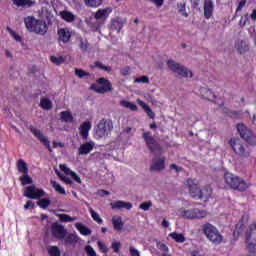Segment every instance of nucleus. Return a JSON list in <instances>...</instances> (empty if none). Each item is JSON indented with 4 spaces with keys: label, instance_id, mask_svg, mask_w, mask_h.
Masks as SVG:
<instances>
[{
    "label": "nucleus",
    "instance_id": "nucleus-1",
    "mask_svg": "<svg viewBox=\"0 0 256 256\" xmlns=\"http://www.w3.org/2000/svg\"><path fill=\"white\" fill-rule=\"evenodd\" d=\"M223 179L226 189H232L233 191H239L240 193H245V191L249 189V185L245 179L231 172H225Z\"/></svg>",
    "mask_w": 256,
    "mask_h": 256
},
{
    "label": "nucleus",
    "instance_id": "nucleus-2",
    "mask_svg": "<svg viewBox=\"0 0 256 256\" xmlns=\"http://www.w3.org/2000/svg\"><path fill=\"white\" fill-rule=\"evenodd\" d=\"M229 145L232 147L235 155L240 157V159H249V157H251V148L246 143H243L241 139L231 138Z\"/></svg>",
    "mask_w": 256,
    "mask_h": 256
},
{
    "label": "nucleus",
    "instance_id": "nucleus-3",
    "mask_svg": "<svg viewBox=\"0 0 256 256\" xmlns=\"http://www.w3.org/2000/svg\"><path fill=\"white\" fill-rule=\"evenodd\" d=\"M202 231L207 239L214 243V245H220L223 242V235L219 232L217 227L211 223H205L202 226Z\"/></svg>",
    "mask_w": 256,
    "mask_h": 256
},
{
    "label": "nucleus",
    "instance_id": "nucleus-4",
    "mask_svg": "<svg viewBox=\"0 0 256 256\" xmlns=\"http://www.w3.org/2000/svg\"><path fill=\"white\" fill-rule=\"evenodd\" d=\"M111 131H113V121L110 119H102L95 128V135L98 139H104L111 135Z\"/></svg>",
    "mask_w": 256,
    "mask_h": 256
},
{
    "label": "nucleus",
    "instance_id": "nucleus-5",
    "mask_svg": "<svg viewBox=\"0 0 256 256\" xmlns=\"http://www.w3.org/2000/svg\"><path fill=\"white\" fill-rule=\"evenodd\" d=\"M245 241L249 250V256L256 254V222L252 223L246 231Z\"/></svg>",
    "mask_w": 256,
    "mask_h": 256
},
{
    "label": "nucleus",
    "instance_id": "nucleus-6",
    "mask_svg": "<svg viewBox=\"0 0 256 256\" xmlns=\"http://www.w3.org/2000/svg\"><path fill=\"white\" fill-rule=\"evenodd\" d=\"M166 65L168 69L172 71V73H175L179 77H184V78L193 77V72H191L187 67L179 64L173 59L167 60Z\"/></svg>",
    "mask_w": 256,
    "mask_h": 256
},
{
    "label": "nucleus",
    "instance_id": "nucleus-7",
    "mask_svg": "<svg viewBox=\"0 0 256 256\" xmlns=\"http://www.w3.org/2000/svg\"><path fill=\"white\" fill-rule=\"evenodd\" d=\"M143 139L151 153L154 155H161V153H163V147H161V144L155 140L151 132H144Z\"/></svg>",
    "mask_w": 256,
    "mask_h": 256
},
{
    "label": "nucleus",
    "instance_id": "nucleus-8",
    "mask_svg": "<svg viewBox=\"0 0 256 256\" xmlns=\"http://www.w3.org/2000/svg\"><path fill=\"white\" fill-rule=\"evenodd\" d=\"M237 131L241 137V139H244L248 145H251L252 147L256 145V135L251 131V129L247 128L245 124H237Z\"/></svg>",
    "mask_w": 256,
    "mask_h": 256
},
{
    "label": "nucleus",
    "instance_id": "nucleus-9",
    "mask_svg": "<svg viewBox=\"0 0 256 256\" xmlns=\"http://www.w3.org/2000/svg\"><path fill=\"white\" fill-rule=\"evenodd\" d=\"M97 83L100 86H97V84H92L90 86V89L92 91H95L96 93H100V94L109 93V91H111L113 89V84H111V82L109 80H107L103 77L99 78L97 80Z\"/></svg>",
    "mask_w": 256,
    "mask_h": 256
},
{
    "label": "nucleus",
    "instance_id": "nucleus-10",
    "mask_svg": "<svg viewBox=\"0 0 256 256\" xmlns=\"http://www.w3.org/2000/svg\"><path fill=\"white\" fill-rule=\"evenodd\" d=\"M45 195H47L45 190L35 185L26 187L24 191V197H27V199H41V197H45Z\"/></svg>",
    "mask_w": 256,
    "mask_h": 256
},
{
    "label": "nucleus",
    "instance_id": "nucleus-11",
    "mask_svg": "<svg viewBox=\"0 0 256 256\" xmlns=\"http://www.w3.org/2000/svg\"><path fill=\"white\" fill-rule=\"evenodd\" d=\"M181 215L184 219H205L207 211L199 208L182 210Z\"/></svg>",
    "mask_w": 256,
    "mask_h": 256
},
{
    "label": "nucleus",
    "instance_id": "nucleus-12",
    "mask_svg": "<svg viewBox=\"0 0 256 256\" xmlns=\"http://www.w3.org/2000/svg\"><path fill=\"white\" fill-rule=\"evenodd\" d=\"M30 132L42 143V145L45 146V148L49 151V153H53V148H51V142L49 141V138L47 136L43 135V132L41 130L31 126L30 127Z\"/></svg>",
    "mask_w": 256,
    "mask_h": 256
},
{
    "label": "nucleus",
    "instance_id": "nucleus-13",
    "mask_svg": "<svg viewBox=\"0 0 256 256\" xmlns=\"http://www.w3.org/2000/svg\"><path fill=\"white\" fill-rule=\"evenodd\" d=\"M58 43H63V45H67V43H71V37H73V32L69 28H59L57 30Z\"/></svg>",
    "mask_w": 256,
    "mask_h": 256
},
{
    "label": "nucleus",
    "instance_id": "nucleus-14",
    "mask_svg": "<svg viewBox=\"0 0 256 256\" xmlns=\"http://www.w3.org/2000/svg\"><path fill=\"white\" fill-rule=\"evenodd\" d=\"M51 233L52 237H55V239H65V235H67V230L65 229V226L54 222L51 225Z\"/></svg>",
    "mask_w": 256,
    "mask_h": 256
},
{
    "label": "nucleus",
    "instance_id": "nucleus-15",
    "mask_svg": "<svg viewBox=\"0 0 256 256\" xmlns=\"http://www.w3.org/2000/svg\"><path fill=\"white\" fill-rule=\"evenodd\" d=\"M31 33H35L36 35H46L47 31H49V27L47 26V22L43 20H37L36 26H30Z\"/></svg>",
    "mask_w": 256,
    "mask_h": 256
},
{
    "label": "nucleus",
    "instance_id": "nucleus-16",
    "mask_svg": "<svg viewBox=\"0 0 256 256\" xmlns=\"http://www.w3.org/2000/svg\"><path fill=\"white\" fill-rule=\"evenodd\" d=\"M165 156L159 157L156 156L152 159V163L150 165V171H163L165 169Z\"/></svg>",
    "mask_w": 256,
    "mask_h": 256
},
{
    "label": "nucleus",
    "instance_id": "nucleus-17",
    "mask_svg": "<svg viewBox=\"0 0 256 256\" xmlns=\"http://www.w3.org/2000/svg\"><path fill=\"white\" fill-rule=\"evenodd\" d=\"M91 127H92V124L89 121H85L80 125L79 133L83 141H87V139H89V131H91Z\"/></svg>",
    "mask_w": 256,
    "mask_h": 256
},
{
    "label": "nucleus",
    "instance_id": "nucleus-18",
    "mask_svg": "<svg viewBox=\"0 0 256 256\" xmlns=\"http://www.w3.org/2000/svg\"><path fill=\"white\" fill-rule=\"evenodd\" d=\"M189 193L192 195V197L197 198L199 195V191H201V188H199V185L197 184L195 179L188 178L186 181Z\"/></svg>",
    "mask_w": 256,
    "mask_h": 256
},
{
    "label": "nucleus",
    "instance_id": "nucleus-19",
    "mask_svg": "<svg viewBox=\"0 0 256 256\" xmlns=\"http://www.w3.org/2000/svg\"><path fill=\"white\" fill-rule=\"evenodd\" d=\"M93 149H95V143L93 141L85 142L80 145L78 155H89Z\"/></svg>",
    "mask_w": 256,
    "mask_h": 256
},
{
    "label": "nucleus",
    "instance_id": "nucleus-20",
    "mask_svg": "<svg viewBox=\"0 0 256 256\" xmlns=\"http://www.w3.org/2000/svg\"><path fill=\"white\" fill-rule=\"evenodd\" d=\"M211 195H213V189L209 186H204L199 190L197 199H201V201H209Z\"/></svg>",
    "mask_w": 256,
    "mask_h": 256
},
{
    "label": "nucleus",
    "instance_id": "nucleus-21",
    "mask_svg": "<svg viewBox=\"0 0 256 256\" xmlns=\"http://www.w3.org/2000/svg\"><path fill=\"white\" fill-rule=\"evenodd\" d=\"M110 207L112 209H127V211H131V209H133V204L131 202H125L123 200H117L111 202Z\"/></svg>",
    "mask_w": 256,
    "mask_h": 256
},
{
    "label": "nucleus",
    "instance_id": "nucleus-22",
    "mask_svg": "<svg viewBox=\"0 0 256 256\" xmlns=\"http://www.w3.org/2000/svg\"><path fill=\"white\" fill-rule=\"evenodd\" d=\"M214 11H215V4H213V0H204L205 19H209L210 17H213Z\"/></svg>",
    "mask_w": 256,
    "mask_h": 256
},
{
    "label": "nucleus",
    "instance_id": "nucleus-23",
    "mask_svg": "<svg viewBox=\"0 0 256 256\" xmlns=\"http://www.w3.org/2000/svg\"><path fill=\"white\" fill-rule=\"evenodd\" d=\"M13 5L22 9H31L37 3L35 0H12Z\"/></svg>",
    "mask_w": 256,
    "mask_h": 256
},
{
    "label": "nucleus",
    "instance_id": "nucleus-24",
    "mask_svg": "<svg viewBox=\"0 0 256 256\" xmlns=\"http://www.w3.org/2000/svg\"><path fill=\"white\" fill-rule=\"evenodd\" d=\"M200 95L202 99H206V101L215 102V99H217V96L215 95V93L211 91V89L205 88V87L200 88Z\"/></svg>",
    "mask_w": 256,
    "mask_h": 256
},
{
    "label": "nucleus",
    "instance_id": "nucleus-25",
    "mask_svg": "<svg viewBox=\"0 0 256 256\" xmlns=\"http://www.w3.org/2000/svg\"><path fill=\"white\" fill-rule=\"evenodd\" d=\"M235 49L240 55H245L249 51V45L245 40L238 39L235 42Z\"/></svg>",
    "mask_w": 256,
    "mask_h": 256
},
{
    "label": "nucleus",
    "instance_id": "nucleus-26",
    "mask_svg": "<svg viewBox=\"0 0 256 256\" xmlns=\"http://www.w3.org/2000/svg\"><path fill=\"white\" fill-rule=\"evenodd\" d=\"M127 22L126 19L123 18H115L111 23V30L117 31V33H121V29H123V25Z\"/></svg>",
    "mask_w": 256,
    "mask_h": 256
},
{
    "label": "nucleus",
    "instance_id": "nucleus-27",
    "mask_svg": "<svg viewBox=\"0 0 256 256\" xmlns=\"http://www.w3.org/2000/svg\"><path fill=\"white\" fill-rule=\"evenodd\" d=\"M137 103L138 105H140V107H142V109L145 111L150 119H155V112H153V110L147 105V103L143 102V100L139 98L137 99Z\"/></svg>",
    "mask_w": 256,
    "mask_h": 256
},
{
    "label": "nucleus",
    "instance_id": "nucleus-28",
    "mask_svg": "<svg viewBox=\"0 0 256 256\" xmlns=\"http://www.w3.org/2000/svg\"><path fill=\"white\" fill-rule=\"evenodd\" d=\"M38 19L35 16H27L24 18V24L27 29L31 33V27H36Z\"/></svg>",
    "mask_w": 256,
    "mask_h": 256
},
{
    "label": "nucleus",
    "instance_id": "nucleus-29",
    "mask_svg": "<svg viewBox=\"0 0 256 256\" xmlns=\"http://www.w3.org/2000/svg\"><path fill=\"white\" fill-rule=\"evenodd\" d=\"M247 25H251V16H249V13L243 14L238 21V26L240 29H245Z\"/></svg>",
    "mask_w": 256,
    "mask_h": 256
},
{
    "label": "nucleus",
    "instance_id": "nucleus-30",
    "mask_svg": "<svg viewBox=\"0 0 256 256\" xmlns=\"http://www.w3.org/2000/svg\"><path fill=\"white\" fill-rule=\"evenodd\" d=\"M75 227H76L77 231H79V233L81 235H84L85 237H87L88 235H91V233H93V231H91V229H89L87 226L83 225V223H81V222H77L75 224Z\"/></svg>",
    "mask_w": 256,
    "mask_h": 256
},
{
    "label": "nucleus",
    "instance_id": "nucleus-31",
    "mask_svg": "<svg viewBox=\"0 0 256 256\" xmlns=\"http://www.w3.org/2000/svg\"><path fill=\"white\" fill-rule=\"evenodd\" d=\"M60 17L63 21H66V23H73V21H75V15L67 10L60 11Z\"/></svg>",
    "mask_w": 256,
    "mask_h": 256
},
{
    "label": "nucleus",
    "instance_id": "nucleus-32",
    "mask_svg": "<svg viewBox=\"0 0 256 256\" xmlns=\"http://www.w3.org/2000/svg\"><path fill=\"white\" fill-rule=\"evenodd\" d=\"M17 170L23 175L29 173V167H27V163L23 159L17 161Z\"/></svg>",
    "mask_w": 256,
    "mask_h": 256
},
{
    "label": "nucleus",
    "instance_id": "nucleus-33",
    "mask_svg": "<svg viewBox=\"0 0 256 256\" xmlns=\"http://www.w3.org/2000/svg\"><path fill=\"white\" fill-rule=\"evenodd\" d=\"M112 224H113V227L115 229V231H121L123 229V219L121 218V216H118V217H113L112 218Z\"/></svg>",
    "mask_w": 256,
    "mask_h": 256
},
{
    "label": "nucleus",
    "instance_id": "nucleus-34",
    "mask_svg": "<svg viewBox=\"0 0 256 256\" xmlns=\"http://www.w3.org/2000/svg\"><path fill=\"white\" fill-rule=\"evenodd\" d=\"M79 49L82 51V53H87L89 51V41L87 38L79 37Z\"/></svg>",
    "mask_w": 256,
    "mask_h": 256
},
{
    "label": "nucleus",
    "instance_id": "nucleus-35",
    "mask_svg": "<svg viewBox=\"0 0 256 256\" xmlns=\"http://www.w3.org/2000/svg\"><path fill=\"white\" fill-rule=\"evenodd\" d=\"M40 107L44 109V111H49L53 109V102H51V100L48 98H42L40 100Z\"/></svg>",
    "mask_w": 256,
    "mask_h": 256
},
{
    "label": "nucleus",
    "instance_id": "nucleus-36",
    "mask_svg": "<svg viewBox=\"0 0 256 256\" xmlns=\"http://www.w3.org/2000/svg\"><path fill=\"white\" fill-rule=\"evenodd\" d=\"M120 105L125 107L126 109H130V111H138L139 107L133 102H129L127 100H121Z\"/></svg>",
    "mask_w": 256,
    "mask_h": 256
},
{
    "label": "nucleus",
    "instance_id": "nucleus-37",
    "mask_svg": "<svg viewBox=\"0 0 256 256\" xmlns=\"http://www.w3.org/2000/svg\"><path fill=\"white\" fill-rule=\"evenodd\" d=\"M245 231V224H243V220L239 221V223L236 224L235 230H234V237H241V234Z\"/></svg>",
    "mask_w": 256,
    "mask_h": 256
},
{
    "label": "nucleus",
    "instance_id": "nucleus-38",
    "mask_svg": "<svg viewBox=\"0 0 256 256\" xmlns=\"http://www.w3.org/2000/svg\"><path fill=\"white\" fill-rule=\"evenodd\" d=\"M86 7H91L93 9L101 7L103 5V0H84Z\"/></svg>",
    "mask_w": 256,
    "mask_h": 256
},
{
    "label": "nucleus",
    "instance_id": "nucleus-39",
    "mask_svg": "<svg viewBox=\"0 0 256 256\" xmlns=\"http://www.w3.org/2000/svg\"><path fill=\"white\" fill-rule=\"evenodd\" d=\"M19 181L21 182V185L25 187V185H32L33 184V178L29 176V173L23 174L20 178Z\"/></svg>",
    "mask_w": 256,
    "mask_h": 256
},
{
    "label": "nucleus",
    "instance_id": "nucleus-40",
    "mask_svg": "<svg viewBox=\"0 0 256 256\" xmlns=\"http://www.w3.org/2000/svg\"><path fill=\"white\" fill-rule=\"evenodd\" d=\"M60 169L62 171H65L67 173V171L70 172V176L72 177L73 180L76 181V183H81V177H79V175H77V173H75L74 171H70L69 168H67V166L65 165H60Z\"/></svg>",
    "mask_w": 256,
    "mask_h": 256
},
{
    "label": "nucleus",
    "instance_id": "nucleus-41",
    "mask_svg": "<svg viewBox=\"0 0 256 256\" xmlns=\"http://www.w3.org/2000/svg\"><path fill=\"white\" fill-rule=\"evenodd\" d=\"M169 237H171V239L175 240L176 243H185V241H186L185 236L183 234H179L177 232L170 233Z\"/></svg>",
    "mask_w": 256,
    "mask_h": 256
},
{
    "label": "nucleus",
    "instance_id": "nucleus-42",
    "mask_svg": "<svg viewBox=\"0 0 256 256\" xmlns=\"http://www.w3.org/2000/svg\"><path fill=\"white\" fill-rule=\"evenodd\" d=\"M60 117L62 121H65V123H71V121H73V115L69 111L61 112Z\"/></svg>",
    "mask_w": 256,
    "mask_h": 256
},
{
    "label": "nucleus",
    "instance_id": "nucleus-43",
    "mask_svg": "<svg viewBox=\"0 0 256 256\" xmlns=\"http://www.w3.org/2000/svg\"><path fill=\"white\" fill-rule=\"evenodd\" d=\"M47 251L50 256H61V250L57 246H48Z\"/></svg>",
    "mask_w": 256,
    "mask_h": 256
},
{
    "label": "nucleus",
    "instance_id": "nucleus-44",
    "mask_svg": "<svg viewBox=\"0 0 256 256\" xmlns=\"http://www.w3.org/2000/svg\"><path fill=\"white\" fill-rule=\"evenodd\" d=\"M89 211H90L93 221H95L99 225H102L103 219H101V216H99V214L97 212H95V210H93V208H90Z\"/></svg>",
    "mask_w": 256,
    "mask_h": 256
},
{
    "label": "nucleus",
    "instance_id": "nucleus-45",
    "mask_svg": "<svg viewBox=\"0 0 256 256\" xmlns=\"http://www.w3.org/2000/svg\"><path fill=\"white\" fill-rule=\"evenodd\" d=\"M58 217L62 223H71L77 219L76 217H71L67 214H59Z\"/></svg>",
    "mask_w": 256,
    "mask_h": 256
},
{
    "label": "nucleus",
    "instance_id": "nucleus-46",
    "mask_svg": "<svg viewBox=\"0 0 256 256\" xmlns=\"http://www.w3.org/2000/svg\"><path fill=\"white\" fill-rule=\"evenodd\" d=\"M51 183L53 189H55L57 193H59L60 195H65V188H63L61 184H59L57 181H52Z\"/></svg>",
    "mask_w": 256,
    "mask_h": 256
},
{
    "label": "nucleus",
    "instance_id": "nucleus-47",
    "mask_svg": "<svg viewBox=\"0 0 256 256\" xmlns=\"http://www.w3.org/2000/svg\"><path fill=\"white\" fill-rule=\"evenodd\" d=\"M38 207H40L41 209H47V207H49V205H51V200L47 199V198H42L37 202Z\"/></svg>",
    "mask_w": 256,
    "mask_h": 256
},
{
    "label": "nucleus",
    "instance_id": "nucleus-48",
    "mask_svg": "<svg viewBox=\"0 0 256 256\" xmlns=\"http://www.w3.org/2000/svg\"><path fill=\"white\" fill-rule=\"evenodd\" d=\"M50 61L54 65H63V63H65V58L63 56H51Z\"/></svg>",
    "mask_w": 256,
    "mask_h": 256
},
{
    "label": "nucleus",
    "instance_id": "nucleus-49",
    "mask_svg": "<svg viewBox=\"0 0 256 256\" xmlns=\"http://www.w3.org/2000/svg\"><path fill=\"white\" fill-rule=\"evenodd\" d=\"M95 67L98 69H101L102 71H107V73H111L113 71V68L111 66H105L102 62L96 61Z\"/></svg>",
    "mask_w": 256,
    "mask_h": 256
},
{
    "label": "nucleus",
    "instance_id": "nucleus-50",
    "mask_svg": "<svg viewBox=\"0 0 256 256\" xmlns=\"http://www.w3.org/2000/svg\"><path fill=\"white\" fill-rule=\"evenodd\" d=\"M156 247H157V249H159L160 251H162V253H164V254L169 253V246L166 245L165 243L161 242V241H158V242L156 243Z\"/></svg>",
    "mask_w": 256,
    "mask_h": 256
},
{
    "label": "nucleus",
    "instance_id": "nucleus-51",
    "mask_svg": "<svg viewBox=\"0 0 256 256\" xmlns=\"http://www.w3.org/2000/svg\"><path fill=\"white\" fill-rule=\"evenodd\" d=\"M77 235L75 234H68V236L65 238L66 245H71L73 243H77Z\"/></svg>",
    "mask_w": 256,
    "mask_h": 256
},
{
    "label": "nucleus",
    "instance_id": "nucleus-52",
    "mask_svg": "<svg viewBox=\"0 0 256 256\" xmlns=\"http://www.w3.org/2000/svg\"><path fill=\"white\" fill-rule=\"evenodd\" d=\"M75 75L77 77H79V79H83V77H89V72L83 70V69H79V68H76L75 69Z\"/></svg>",
    "mask_w": 256,
    "mask_h": 256
},
{
    "label": "nucleus",
    "instance_id": "nucleus-53",
    "mask_svg": "<svg viewBox=\"0 0 256 256\" xmlns=\"http://www.w3.org/2000/svg\"><path fill=\"white\" fill-rule=\"evenodd\" d=\"M95 19L99 20V19H104V17H107V9H99L96 13H95Z\"/></svg>",
    "mask_w": 256,
    "mask_h": 256
},
{
    "label": "nucleus",
    "instance_id": "nucleus-54",
    "mask_svg": "<svg viewBox=\"0 0 256 256\" xmlns=\"http://www.w3.org/2000/svg\"><path fill=\"white\" fill-rule=\"evenodd\" d=\"M151 207H153V202L151 201L143 202L140 204V209H142V211H149Z\"/></svg>",
    "mask_w": 256,
    "mask_h": 256
},
{
    "label": "nucleus",
    "instance_id": "nucleus-55",
    "mask_svg": "<svg viewBox=\"0 0 256 256\" xmlns=\"http://www.w3.org/2000/svg\"><path fill=\"white\" fill-rule=\"evenodd\" d=\"M111 247H112L114 253H119V251H121V242H119V241L112 242Z\"/></svg>",
    "mask_w": 256,
    "mask_h": 256
},
{
    "label": "nucleus",
    "instance_id": "nucleus-56",
    "mask_svg": "<svg viewBox=\"0 0 256 256\" xmlns=\"http://www.w3.org/2000/svg\"><path fill=\"white\" fill-rule=\"evenodd\" d=\"M85 251L88 256H97V252H95V249H93L91 245L86 246Z\"/></svg>",
    "mask_w": 256,
    "mask_h": 256
},
{
    "label": "nucleus",
    "instance_id": "nucleus-57",
    "mask_svg": "<svg viewBox=\"0 0 256 256\" xmlns=\"http://www.w3.org/2000/svg\"><path fill=\"white\" fill-rule=\"evenodd\" d=\"M134 83H149V77L148 76L137 77L135 78Z\"/></svg>",
    "mask_w": 256,
    "mask_h": 256
},
{
    "label": "nucleus",
    "instance_id": "nucleus-58",
    "mask_svg": "<svg viewBox=\"0 0 256 256\" xmlns=\"http://www.w3.org/2000/svg\"><path fill=\"white\" fill-rule=\"evenodd\" d=\"M130 72H131V67L129 66H126L120 69V73L123 77H127V75H129Z\"/></svg>",
    "mask_w": 256,
    "mask_h": 256
},
{
    "label": "nucleus",
    "instance_id": "nucleus-59",
    "mask_svg": "<svg viewBox=\"0 0 256 256\" xmlns=\"http://www.w3.org/2000/svg\"><path fill=\"white\" fill-rule=\"evenodd\" d=\"M245 5H247V0H241L236 8V13L243 11V7H245Z\"/></svg>",
    "mask_w": 256,
    "mask_h": 256
},
{
    "label": "nucleus",
    "instance_id": "nucleus-60",
    "mask_svg": "<svg viewBox=\"0 0 256 256\" xmlns=\"http://www.w3.org/2000/svg\"><path fill=\"white\" fill-rule=\"evenodd\" d=\"M129 252L131 256H141V253L139 252V250L135 249V247L133 246L129 247Z\"/></svg>",
    "mask_w": 256,
    "mask_h": 256
},
{
    "label": "nucleus",
    "instance_id": "nucleus-61",
    "mask_svg": "<svg viewBox=\"0 0 256 256\" xmlns=\"http://www.w3.org/2000/svg\"><path fill=\"white\" fill-rule=\"evenodd\" d=\"M97 245L102 253H107L109 251V248H107V245H105L103 242H98Z\"/></svg>",
    "mask_w": 256,
    "mask_h": 256
},
{
    "label": "nucleus",
    "instance_id": "nucleus-62",
    "mask_svg": "<svg viewBox=\"0 0 256 256\" xmlns=\"http://www.w3.org/2000/svg\"><path fill=\"white\" fill-rule=\"evenodd\" d=\"M29 208H31V209H34L35 208V203L33 202V201H31V200H28L27 202H26V204L24 205V209H29Z\"/></svg>",
    "mask_w": 256,
    "mask_h": 256
},
{
    "label": "nucleus",
    "instance_id": "nucleus-63",
    "mask_svg": "<svg viewBox=\"0 0 256 256\" xmlns=\"http://www.w3.org/2000/svg\"><path fill=\"white\" fill-rule=\"evenodd\" d=\"M151 3H154L156 7H163V3H165V0H150Z\"/></svg>",
    "mask_w": 256,
    "mask_h": 256
},
{
    "label": "nucleus",
    "instance_id": "nucleus-64",
    "mask_svg": "<svg viewBox=\"0 0 256 256\" xmlns=\"http://www.w3.org/2000/svg\"><path fill=\"white\" fill-rule=\"evenodd\" d=\"M249 16L252 21H256V9H254Z\"/></svg>",
    "mask_w": 256,
    "mask_h": 256
}]
</instances>
